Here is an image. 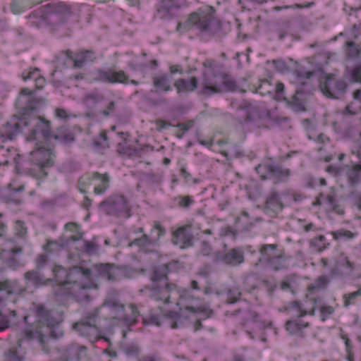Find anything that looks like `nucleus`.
Listing matches in <instances>:
<instances>
[{
    "label": "nucleus",
    "mask_w": 361,
    "mask_h": 361,
    "mask_svg": "<svg viewBox=\"0 0 361 361\" xmlns=\"http://www.w3.org/2000/svg\"><path fill=\"white\" fill-rule=\"evenodd\" d=\"M62 248V245L56 241L48 240L44 246V249L47 252H58Z\"/></svg>",
    "instance_id": "13d9d810"
},
{
    "label": "nucleus",
    "mask_w": 361,
    "mask_h": 361,
    "mask_svg": "<svg viewBox=\"0 0 361 361\" xmlns=\"http://www.w3.org/2000/svg\"><path fill=\"white\" fill-rule=\"evenodd\" d=\"M93 271L96 276H99L108 281H115L121 276H128L131 269L128 267H118L111 264H99L94 266Z\"/></svg>",
    "instance_id": "2eb2a0df"
},
{
    "label": "nucleus",
    "mask_w": 361,
    "mask_h": 361,
    "mask_svg": "<svg viewBox=\"0 0 361 361\" xmlns=\"http://www.w3.org/2000/svg\"><path fill=\"white\" fill-rule=\"evenodd\" d=\"M100 210L108 216L123 217L131 216V207L128 200L122 195H112L101 202Z\"/></svg>",
    "instance_id": "39448f33"
},
{
    "label": "nucleus",
    "mask_w": 361,
    "mask_h": 361,
    "mask_svg": "<svg viewBox=\"0 0 361 361\" xmlns=\"http://www.w3.org/2000/svg\"><path fill=\"white\" fill-rule=\"evenodd\" d=\"M98 316V308L88 312L80 321L73 324V329L81 336L96 337L99 334V329L97 325Z\"/></svg>",
    "instance_id": "6e6552de"
},
{
    "label": "nucleus",
    "mask_w": 361,
    "mask_h": 361,
    "mask_svg": "<svg viewBox=\"0 0 361 361\" xmlns=\"http://www.w3.org/2000/svg\"><path fill=\"white\" fill-rule=\"evenodd\" d=\"M154 244V240L147 235H143L142 237L134 239L130 243L129 246L137 245L138 247L149 246Z\"/></svg>",
    "instance_id": "49530a36"
},
{
    "label": "nucleus",
    "mask_w": 361,
    "mask_h": 361,
    "mask_svg": "<svg viewBox=\"0 0 361 361\" xmlns=\"http://www.w3.org/2000/svg\"><path fill=\"white\" fill-rule=\"evenodd\" d=\"M86 99L91 101L92 104H97L104 100V95L98 92H92L85 96Z\"/></svg>",
    "instance_id": "052dcab7"
},
{
    "label": "nucleus",
    "mask_w": 361,
    "mask_h": 361,
    "mask_svg": "<svg viewBox=\"0 0 361 361\" xmlns=\"http://www.w3.org/2000/svg\"><path fill=\"white\" fill-rule=\"evenodd\" d=\"M276 244L262 245L259 249L262 257L266 261L269 260L276 253H279L281 250H278Z\"/></svg>",
    "instance_id": "4c0bfd02"
},
{
    "label": "nucleus",
    "mask_w": 361,
    "mask_h": 361,
    "mask_svg": "<svg viewBox=\"0 0 361 361\" xmlns=\"http://www.w3.org/2000/svg\"><path fill=\"white\" fill-rule=\"evenodd\" d=\"M84 250L88 255L97 254L99 245L92 241L84 240Z\"/></svg>",
    "instance_id": "4d7b16f0"
},
{
    "label": "nucleus",
    "mask_w": 361,
    "mask_h": 361,
    "mask_svg": "<svg viewBox=\"0 0 361 361\" xmlns=\"http://www.w3.org/2000/svg\"><path fill=\"white\" fill-rule=\"evenodd\" d=\"M214 10L212 6L201 8L190 13L188 19L177 25L176 30L180 32L195 28L202 32H209L219 26L218 20L214 16Z\"/></svg>",
    "instance_id": "f03ea898"
},
{
    "label": "nucleus",
    "mask_w": 361,
    "mask_h": 361,
    "mask_svg": "<svg viewBox=\"0 0 361 361\" xmlns=\"http://www.w3.org/2000/svg\"><path fill=\"white\" fill-rule=\"evenodd\" d=\"M326 171L331 173V175L336 176L338 178L343 177V166L338 167L335 166H329L326 168Z\"/></svg>",
    "instance_id": "0e129e2a"
},
{
    "label": "nucleus",
    "mask_w": 361,
    "mask_h": 361,
    "mask_svg": "<svg viewBox=\"0 0 361 361\" xmlns=\"http://www.w3.org/2000/svg\"><path fill=\"white\" fill-rule=\"evenodd\" d=\"M45 104L42 98L33 97L31 90L27 87L21 90L16 102V107L26 116L23 126L30 128L29 140H46L51 141V131L50 122L36 114L37 109Z\"/></svg>",
    "instance_id": "f257e3e1"
},
{
    "label": "nucleus",
    "mask_w": 361,
    "mask_h": 361,
    "mask_svg": "<svg viewBox=\"0 0 361 361\" xmlns=\"http://www.w3.org/2000/svg\"><path fill=\"white\" fill-rule=\"evenodd\" d=\"M121 350L128 356H137L140 353V348L137 342L122 343Z\"/></svg>",
    "instance_id": "58836bf2"
},
{
    "label": "nucleus",
    "mask_w": 361,
    "mask_h": 361,
    "mask_svg": "<svg viewBox=\"0 0 361 361\" xmlns=\"http://www.w3.org/2000/svg\"><path fill=\"white\" fill-rule=\"evenodd\" d=\"M20 116L13 117L6 122L5 125L0 129V137L6 140H13L17 136L23 129L25 128L23 126V121L26 118L25 115H23L19 110Z\"/></svg>",
    "instance_id": "a211bd4d"
},
{
    "label": "nucleus",
    "mask_w": 361,
    "mask_h": 361,
    "mask_svg": "<svg viewBox=\"0 0 361 361\" xmlns=\"http://www.w3.org/2000/svg\"><path fill=\"white\" fill-rule=\"evenodd\" d=\"M30 154L35 164L33 168L29 169V175L39 179L45 178L48 174L46 169L54 164L50 150L44 147H39L37 150L31 152Z\"/></svg>",
    "instance_id": "423d86ee"
},
{
    "label": "nucleus",
    "mask_w": 361,
    "mask_h": 361,
    "mask_svg": "<svg viewBox=\"0 0 361 361\" xmlns=\"http://www.w3.org/2000/svg\"><path fill=\"white\" fill-rule=\"evenodd\" d=\"M174 201L177 202L178 205L180 207L188 208L195 201L191 196H181L179 195L174 198Z\"/></svg>",
    "instance_id": "603ef678"
},
{
    "label": "nucleus",
    "mask_w": 361,
    "mask_h": 361,
    "mask_svg": "<svg viewBox=\"0 0 361 361\" xmlns=\"http://www.w3.org/2000/svg\"><path fill=\"white\" fill-rule=\"evenodd\" d=\"M310 247L317 252H322L329 247L330 244L326 243V237L323 235H320L318 237L312 238L310 241Z\"/></svg>",
    "instance_id": "e433bc0d"
},
{
    "label": "nucleus",
    "mask_w": 361,
    "mask_h": 361,
    "mask_svg": "<svg viewBox=\"0 0 361 361\" xmlns=\"http://www.w3.org/2000/svg\"><path fill=\"white\" fill-rule=\"evenodd\" d=\"M331 235L333 238L338 242H347L353 240L357 235V233H353L345 228H339L331 231Z\"/></svg>",
    "instance_id": "7c9ffc66"
},
{
    "label": "nucleus",
    "mask_w": 361,
    "mask_h": 361,
    "mask_svg": "<svg viewBox=\"0 0 361 361\" xmlns=\"http://www.w3.org/2000/svg\"><path fill=\"white\" fill-rule=\"evenodd\" d=\"M291 195L288 190L278 192L273 188L268 194L264 206V212L270 216L277 214L284 208L285 202L290 200Z\"/></svg>",
    "instance_id": "9d476101"
},
{
    "label": "nucleus",
    "mask_w": 361,
    "mask_h": 361,
    "mask_svg": "<svg viewBox=\"0 0 361 361\" xmlns=\"http://www.w3.org/2000/svg\"><path fill=\"white\" fill-rule=\"evenodd\" d=\"M66 54L73 61V67L75 68H81L87 63L93 62L96 59L95 53L91 50L80 51L75 54L70 50H67Z\"/></svg>",
    "instance_id": "b1692460"
},
{
    "label": "nucleus",
    "mask_w": 361,
    "mask_h": 361,
    "mask_svg": "<svg viewBox=\"0 0 361 361\" xmlns=\"http://www.w3.org/2000/svg\"><path fill=\"white\" fill-rule=\"evenodd\" d=\"M286 310L293 316V317L296 319H300L307 314L313 316L315 313L314 307L308 312L305 308L303 307L302 304L297 300L289 302L286 307Z\"/></svg>",
    "instance_id": "cd10ccee"
},
{
    "label": "nucleus",
    "mask_w": 361,
    "mask_h": 361,
    "mask_svg": "<svg viewBox=\"0 0 361 361\" xmlns=\"http://www.w3.org/2000/svg\"><path fill=\"white\" fill-rule=\"evenodd\" d=\"M299 94L298 91H296L295 94L292 97L290 103L297 111L304 110V104L303 102L298 98V94Z\"/></svg>",
    "instance_id": "680f3d73"
},
{
    "label": "nucleus",
    "mask_w": 361,
    "mask_h": 361,
    "mask_svg": "<svg viewBox=\"0 0 361 361\" xmlns=\"http://www.w3.org/2000/svg\"><path fill=\"white\" fill-rule=\"evenodd\" d=\"M286 260L284 253L281 251L279 253H276L267 262L271 269L279 271L286 267Z\"/></svg>",
    "instance_id": "72a5a7b5"
},
{
    "label": "nucleus",
    "mask_w": 361,
    "mask_h": 361,
    "mask_svg": "<svg viewBox=\"0 0 361 361\" xmlns=\"http://www.w3.org/2000/svg\"><path fill=\"white\" fill-rule=\"evenodd\" d=\"M241 293L238 288H230L227 291L226 302L233 304L236 302L240 298Z\"/></svg>",
    "instance_id": "864d4df0"
},
{
    "label": "nucleus",
    "mask_w": 361,
    "mask_h": 361,
    "mask_svg": "<svg viewBox=\"0 0 361 361\" xmlns=\"http://www.w3.org/2000/svg\"><path fill=\"white\" fill-rule=\"evenodd\" d=\"M180 302L184 305L185 308L192 312H202L204 319L209 318L213 314V310L203 307L200 305L199 298H195L189 293H185L181 295Z\"/></svg>",
    "instance_id": "5701e85b"
},
{
    "label": "nucleus",
    "mask_w": 361,
    "mask_h": 361,
    "mask_svg": "<svg viewBox=\"0 0 361 361\" xmlns=\"http://www.w3.org/2000/svg\"><path fill=\"white\" fill-rule=\"evenodd\" d=\"M24 357L20 355L18 350L14 348H10L4 354V361H23Z\"/></svg>",
    "instance_id": "09e8293b"
},
{
    "label": "nucleus",
    "mask_w": 361,
    "mask_h": 361,
    "mask_svg": "<svg viewBox=\"0 0 361 361\" xmlns=\"http://www.w3.org/2000/svg\"><path fill=\"white\" fill-rule=\"evenodd\" d=\"M320 198L324 199L326 202L329 204V206L336 212L338 214H343V211H340L339 207L336 202V200L333 195H324V194H320Z\"/></svg>",
    "instance_id": "3c124183"
},
{
    "label": "nucleus",
    "mask_w": 361,
    "mask_h": 361,
    "mask_svg": "<svg viewBox=\"0 0 361 361\" xmlns=\"http://www.w3.org/2000/svg\"><path fill=\"white\" fill-rule=\"evenodd\" d=\"M350 153L355 155L358 161H351L350 164L343 166V177L347 178L350 187H354L361 182V144L352 148Z\"/></svg>",
    "instance_id": "1a4fd4ad"
},
{
    "label": "nucleus",
    "mask_w": 361,
    "mask_h": 361,
    "mask_svg": "<svg viewBox=\"0 0 361 361\" xmlns=\"http://www.w3.org/2000/svg\"><path fill=\"white\" fill-rule=\"evenodd\" d=\"M94 180L99 181V184H97L94 188V194L97 195L104 194L107 189L109 188L110 176L109 174L99 173V177L95 178Z\"/></svg>",
    "instance_id": "473e14b6"
},
{
    "label": "nucleus",
    "mask_w": 361,
    "mask_h": 361,
    "mask_svg": "<svg viewBox=\"0 0 361 361\" xmlns=\"http://www.w3.org/2000/svg\"><path fill=\"white\" fill-rule=\"evenodd\" d=\"M167 265L164 264L157 268L153 273L152 279L154 286L147 288L145 292L149 297L156 301H164L167 303L170 299V291L176 288V285L169 283L166 276Z\"/></svg>",
    "instance_id": "7ed1b4c3"
},
{
    "label": "nucleus",
    "mask_w": 361,
    "mask_h": 361,
    "mask_svg": "<svg viewBox=\"0 0 361 361\" xmlns=\"http://www.w3.org/2000/svg\"><path fill=\"white\" fill-rule=\"evenodd\" d=\"M255 170L262 180L271 178L275 183L287 182L291 174L289 169L269 161L259 164L256 166Z\"/></svg>",
    "instance_id": "0eeeda50"
},
{
    "label": "nucleus",
    "mask_w": 361,
    "mask_h": 361,
    "mask_svg": "<svg viewBox=\"0 0 361 361\" xmlns=\"http://www.w3.org/2000/svg\"><path fill=\"white\" fill-rule=\"evenodd\" d=\"M94 75V80L99 82L111 84L117 82L126 84L130 82L134 85L139 84L137 80H129L123 71H116L112 68H108L106 70L98 68L96 70Z\"/></svg>",
    "instance_id": "4468645a"
},
{
    "label": "nucleus",
    "mask_w": 361,
    "mask_h": 361,
    "mask_svg": "<svg viewBox=\"0 0 361 361\" xmlns=\"http://www.w3.org/2000/svg\"><path fill=\"white\" fill-rule=\"evenodd\" d=\"M166 233V230L163 228L158 222H156L153 228L152 229V235L155 234V235H152V238L154 240V244L159 240V238L164 235Z\"/></svg>",
    "instance_id": "5fc2aeb1"
},
{
    "label": "nucleus",
    "mask_w": 361,
    "mask_h": 361,
    "mask_svg": "<svg viewBox=\"0 0 361 361\" xmlns=\"http://www.w3.org/2000/svg\"><path fill=\"white\" fill-rule=\"evenodd\" d=\"M352 78L357 82H361V64L356 66L352 71Z\"/></svg>",
    "instance_id": "774afa93"
},
{
    "label": "nucleus",
    "mask_w": 361,
    "mask_h": 361,
    "mask_svg": "<svg viewBox=\"0 0 361 361\" xmlns=\"http://www.w3.org/2000/svg\"><path fill=\"white\" fill-rule=\"evenodd\" d=\"M99 177V173L93 172L90 173H86L82 176L78 183V188L81 193L85 194L87 192L85 188L87 186L92 184V180H95V178Z\"/></svg>",
    "instance_id": "f704fd0d"
},
{
    "label": "nucleus",
    "mask_w": 361,
    "mask_h": 361,
    "mask_svg": "<svg viewBox=\"0 0 361 361\" xmlns=\"http://www.w3.org/2000/svg\"><path fill=\"white\" fill-rule=\"evenodd\" d=\"M52 139L64 145H69L75 141L74 134L66 126H61L51 133V140Z\"/></svg>",
    "instance_id": "bb28decb"
},
{
    "label": "nucleus",
    "mask_w": 361,
    "mask_h": 361,
    "mask_svg": "<svg viewBox=\"0 0 361 361\" xmlns=\"http://www.w3.org/2000/svg\"><path fill=\"white\" fill-rule=\"evenodd\" d=\"M165 319L171 329H176L183 326L184 318L178 312H169L164 317L151 314L149 317H142V322L145 325L160 326L162 320Z\"/></svg>",
    "instance_id": "f3484780"
},
{
    "label": "nucleus",
    "mask_w": 361,
    "mask_h": 361,
    "mask_svg": "<svg viewBox=\"0 0 361 361\" xmlns=\"http://www.w3.org/2000/svg\"><path fill=\"white\" fill-rule=\"evenodd\" d=\"M345 55L348 59L359 58L361 55V47L354 42H346L345 44Z\"/></svg>",
    "instance_id": "c9c22d12"
},
{
    "label": "nucleus",
    "mask_w": 361,
    "mask_h": 361,
    "mask_svg": "<svg viewBox=\"0 0 361 361\" xmlns=\"http://www.w3.org/2000/svg\"><path fill=\"white\" fill-rule=\"evenodd\" d=\"M193 239L191 227L185 226L178 228L173 233L171 240L174 245L179 246L181 249H185L193 246Z\"/></svg>",
    "instance_id": "4be33fe9"
},
{
    "label": "nucleus",
    "mask_w": 361,
    "mask_h": 361,
    "mask_svg": "<svg viewBox=\"0 0 361 361\" xmlns=\"http://www.w3.org/2000/svg\"><path fill=\"white\" fill-rule=\"evenodd\" d=\"M36 267L35 269L42 271L44 268L49 267L50 269L51 266H54V264H51L49 259L48 256L45 254H41L38 255L35 261Z\"/></svg>",
    "instance_id": "de8ad7c7"
},
{
    "label": "nucleus",
    "mask_w": 361,
    "mask_h": 361,
    "mask_svg": "<svg viewBox=\"0 0 361 361\" xmlns=\"http://www.w3.org/2000/svg\"><path fill=\"white\" fill-rule=\"evenodd\" d=\"M199 81L196 77H191L188 79L179 78L175 83L176 87L178 94H184L190 92H194L198 87Z\"/></svg>",
    "instance_id": "393cba45"
},
{
    "label": "nucleus",
    "mask_w": 361,
    "mask_h": 361,
    "mask_svg": "<svg viewBox=\"0 0 361 361\" xmlns=\"http://www.w3.org/2000/svg\"><path fill=\"white\" fill-rule=\"evenodd\" d=\"M179 7L178 0H161L157 5L154 18L169 21L176 16Z\"/></svg>",
    "instance_id": "6ab92c4d"
},
{
    "label": "nucleus",
    "mask_w": 361,
    "mask_h": 361,
    "mask_svg": "<svg viewBox=\"0 0 361 361\" xmlns=\"http://www.w3.org/2000/svg\"><path fill=\"white\" fill-rule=\"evenodd\" d=\"M219 76V74L215 75L204 73L200 93L206 96H211L213 94L224 92L223 86L218 78Z\"/></svg>",
    "instance_id": "412c9836"
},
{
    "label": "nucleus",
    "mask_w": 361,
    "mask_h": 361,
    "mask_svg": "<svg viewBox=\"0 0 361 361\" xmlns=\"http://www.w3.org/2000/svg\"><path fill=\"white\" fill-rule=\"evenodd\" d=\"M38 71H39L38 68H34V69L30 70V71H25L22 73L23 79L24 80H27L30 79L37 80V76H35V75L37 74Z\"/></svg>",
    "instance_id": "69168bd1"
},
{
    "label": "nucleus",
    "mask_w": 361,
    "mask_h": 361,
    "mask_svg": "<svg viewBox=\"0 0 361 361\" xmlns=\"http://www.w3.org/2000/svg\"><path fill=\"white\" fill-rule=\"evenodd\" d=\"M85 345L71 343L64 350L59 361H89Z\"/></svg>",
    "instance_id": "aec40b11"
},
{
    "label": "nucleus",
    "mask_w": 361,
    "mask_h": 361,
    "mask_svg": "<svg viewBox=\"0 0 361 361\" xmlns=\"http://www.w3.org/2000/svg\"><path fill=\"white\" fill-rule=\"evenodd\" d=\"M215 260L230 267H240L245 262V252L240 247L225 249L214 254Z\"/></svg>",
    "instance_id": "9b49d317"
},
{
    "label": "nucleus",
    "mask_w": 361,
    "mask_h": 361,
    "mask_svg": "<svg viewBox=\"0 0 361 361\" xmlns=\"http://www.w3.org/2000/svg\"><path fill=\"white\" fill-rule=\"evenodd\" d=\"M309 326L308 322H305L300 319L293 318L287 321L286 324V330L290 334H298L305 328Z\"/></svg>",
    "instance_id": "c756f323"
},
{
    "label": "nucleus",
    "mask_w": 361,
    "mask_h": 361,
    "mask_svg": "<svg viewBox=\"0 0 361 361\" xmlns=\"http://www.w3.org/2000/svg\"><path fill=\"white\" fill-rule=\"evenodd\" d=\"M314 306L313 307H314L315 309L316 308L319 309L320 312H321L322 319L323 321H324L326 319V317H328L329 315H331L334 313V309L331 306L324 305L317 306V299L314 298Z\"/></svg>",
    "instance_id": "8fccbe9b"
},
{
    "label": "nucleus",
    "mask_w": 361,
    "mask_h": 361,
    "mask_svg": "<svg viewBox=\"0 0 361 361\" xmlns=\"http://www.w3.org/2000/svg\"><path fill=\"white\" fill-rule=\"evenodd\" d=\"M51 276L61 288L66 290L73 282L87 277L90 274V269L82 267H73L68 271L61 266L54 265L50 267Z\"/></svg>",
    "instance_id": "20e7f679"
},
{
    "label": "nucleus",
    "mask_w": 361,
    "mask_h": 361,
    "mask_svg": "<svg viewBox=\"0 0 361 361\" xmlns=\"http://www.w3.org/2000/svg\"><path fill=\"white\" fill-rule=\"evenodd\" d=\"M108 307L111 313V317L113 319H123L126 322L130 323V324L135 323L136 317L140 314V312L137 310V307L134 304L130 305V308L131 310L132 318L127 319L124 317V305L121 302L115 299H109L106 300L102 306L98 308Z\"/></svg>",
    "instance_id": "ddd939ff"
},
{
    "label": "nucleus",
    "mask_w": 361,
    "mask_h": 361,
    "mask_svg": "<svg viewBox=\"0 0 361 361\" xmlns=\"http://www.w3.org/2000/svg\"><path fill=\"white\" fill-rule=\"evenodd\" d=\"M37 316L39 322L47 326H53L55 324L54 319L51 316L50 312L43 306H38L37 308Z\"/></svg>",
    "instance_id": "2f4dec72"
},
{
    "label": "nucleus",
    "mask_w": 361,
    "mask_h": 361,
    "mask_svg": "<svg viewBox=\"0 0 361 361\" xmlns=\"http://www.w3.org/2000/svg\"><path fill=\"white\" fill-rule=\"evenodd\" d=\"M360 295H361V293L359 290L353 293L344 294L343 296L344 300V306L348 307L349 305L354 304L355 298Z\"/></svg>",
    "instance_id": "6e6d98bb"
},
{
    "label": "nucleus",
    "mask_w": 361,
    "mask_h": 361,
    "mask_svg": "<svg viewBox=\"0 0 361 361\" xmlns=\"http://www.w3.org/2000/svg\"><path fill=\"white\" fill-rule=\"evenodd\" d=\"M16 235L23 238L27 233V228L25 227L24 223L21 221H16L14 226Z\"/></svg>",
    "instance_id": "bf43d9fd"
},
{
    "label": "nucleus",
    "mask_w": 361,
    "mask_h": 361,
    "mask_svg": "<svg viewBox=\"0 0 361 361\" xmlns=\"http://www.w3.org/2000/svg\"><path fill=\"white\" fill-rule=\"evenodd\" d=\"M116 106V102L111 101L108 104L106 109L101 111V114L105 117H109L115 111Z\"/></svg>",
    "instance_id": "338daca9"
},
{
    "label": "nucleus",
    "mask_w": 361,
    "mask_h": 361,
    "mask_svg": "<svg viewBox=\"0 0 361 361\" xmlns=\"http://www.w3.org/2000/svg\"><path fill=\"white\" fill-rule=\"evenodd\" d=\"M290 23L284 21L276 26L275 32L277 35L278 39L280 40L283 39L290 33Z\"/></svg>",
    "instance_id": "c03bdc74"
},
{
    "label": "nucleus",
    "mask_w": 361,
    "mask_h": 361,
    "mask_svg": "<svg viewBox=\"0 0 361 361\" xmlns=\"http://www.w3.org/2000/svg\"><path fill=\"white\" fill-rule=\"evenodd\" d=\"M24 278L27 285L35 286L47 285L53 279L46 278L40 271L33 269L25 273Z\"/></svg>",
    "instance_id": "a878e982"
},
{
    "label": "nucleus",
    "mask_w": 361,
    "mask_h": 361,
    "mask_svg": "<svg viewBox=\"0 0 361 361\" xmlns=\"http://www.w3.org/2000/svg\"><path fill=\"white\" fill-rule=\"evenodd\" d=\"M263 114V109L259 106L250 104L247 108V119L249 121H255L259 119Z\"/></svg>",
    "instance_id": "a19ab883"
},
{
    "label": "nucleus",
    "mask_w": 361,
    "mask_h": 361,
    "mask_svg": "<svg viewBox=\"0 0 361 361\" xmlns=\"http://www.w3.org/2000/svg\"><path fill=\"white\" fill-rule=\"evenodd\" d=\"M320 89L324 95L331 99H339L345 93L347 85L342 79H337L328 75L320 82Z\"/></svg>",
    "instance_id": "f8f14e48"
},
{
    "label": "nucleus",
    "mask_w": 361,
    "mask_h": 361,
    "mask_svg": "<svg viewBox=\"0 0 361 361\" xmlns=\"http://www.w3.org/2000/svg\"><path fill=\"white\" fill-rule=\"evenodd\" d=\"M30 6V0H13L11 4V9L14 14H20Z\"/></svg>",
    "instance_id": "37998d69"
},
{
    "label": "nucleus",
    "mask_w": 361,
    "mask_h": 361,
    "mask_svg": "<svg viewBox=\"0 0 361 361\" xmlns=\"http://www.w3.org/2000/svg\"><path fill=\"white\" fill-rule=\"evenodd\" d=\"M328 283L329 279L326 276H320L307 286V290L312 293L317 290L323 289L327 286Z\"/></svg>",
    "instance_id": "79ce46f5"
},
{
    "label": "nucleus",
    "mask_w": 361,
    "mask_h": 361,
    "mask_svg": "<svg viewBox=\"0 0 361 361\" xmlns=\"http://www.w3.org/2000/svg\"><path fill=\"white\" fill-rule=\"evenodd\" d=\"M77 168V164L72 161H68L63 163L61 166L62 171L66 173H72L76 171Z\"/></svg>",
    "instance_id": "e2e57ef3"
},
{
    "label": "nucleus",
    "mask_w": 361,
    "mask_h": 361,
    "mask_svg": "<svg viewBox=\"0 0 361 361\" xmlns=\"http://www.w3.org/2000/svg\"><path fill=\"white\" fill-rule=\"evenodd\" d=\"M92 271L90 269V274L81 280L73 282L65 290L66 294L72 295L78 302L88 301L90 298L89 290L92 288L91 283H87L91 279Z\"/></svg>",
    "instance_id": "dca6fc26"
},
{
    "label": "nucleus",
    "mask_w": 361,
    "mask_h": 361,
    "mask_svg": "<svg viewBox=\"0 0 361 361\" xmlns=\"http://www.w3.org/2000/svg\"><path fill=\"white\" fill-rule=\"evenodd\" d=\"M153 85L160 90L169 92L171 90L170 77L167 73L159 72L152 78Z\"/></svg>",
    "instance_id": "c85d7f7f"
},
{
    "label": "nucleus",
    "mask_w": 361,
    "mask_h": 361,
    "mask_svg": "<svg viewBox=\"0 0 361 361\" xmlns=\"http://www.w3.org/2000/svg\"><path fill=\"white\" fill-rule=\"evenodd\" d=\"M341 267H346L348 268L352 267L351 262L346 257L341 256L339 261L336 262L335 267L331 271V274L334 276H339L342 274Z\"/></svg>",
    "instance_id": "a18cd8bd"
},
{
    "label": "nucleus",
    "mask_w": 361,
    "mask_h": 361,
    "mask_svg": "<svg viewBox=\"0 0 361 361\" xmlns=\"http://www.w3.org/2000/svg\"><path fill=\"white\" fill-rule=\"evenodd\" d=\"M224 91H234L237 88L235 81L229 75L222 73L218 77Z\"/></svg>",
    "instance_id": "ea45409f"
}]
</instances>
